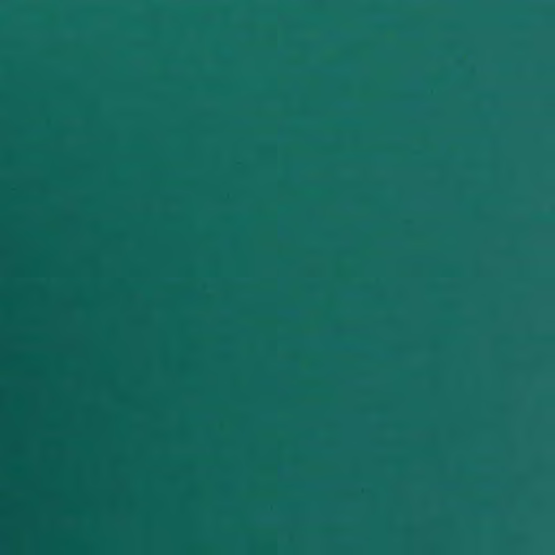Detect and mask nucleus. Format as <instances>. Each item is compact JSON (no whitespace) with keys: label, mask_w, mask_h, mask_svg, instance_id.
Masks as SVG:
<instances>
[{"label":"nucleus","mask_w":555,"mask_h":555,"mask_svg":"<svg viewBox=\"0 0 555 555\" xmlns=\"http://www.w3.org/2000/svg\"><path fill=\"white\" fill-rule=\"evenodd\" d=\"M23 354H229L233 362V555H243V349H23Z\"/></svg>","instance_id":"nucleus-1"},{"label":"nucleus","mask_w":555,"mask_h":555,"mask_svg":"<svg viewBox=\"0 0 555 555\" xmlns=\"http://www.w3.org/2000/svg\"><path fill=\"white\" fill-rule=\"evenodd\" d=\"M259 354H463V349H245V426L247 425V371L250 361ZM246 541L247 530L245 529Z\"/></svg>","instance_id":"nucleus-3"},{"label":"nucleus","mask_w":555,"mask_h":555,"mask_svg":"<svg viewBox=\"0 0 555 555\" xmlns=\"http://www.w3.org/2000/svg\"><path fill=\"white\" fill-rule=\"evenodd\" d=\"M246 173L247 164L245 163ZM246 275L247 255L245 254ZM245 347H463V343H256L247 328V300L245 299Z\"/></svg>","instance_id":"nucleus-4"},{"label":"nucleus","mask_w":555,"mask_h":555,"mask_svg":"<svg viewBox=\"0 0 555 555\" xmlns=\"http://www.w3.org/2000/svg\"><path fill=\"white\" fill-rule=\"evenodd\" d=\"M25 347H243V129H233V336L225 343H25Z\"/></svg>","instance_id":"nucleus-2"}]
</instances>
